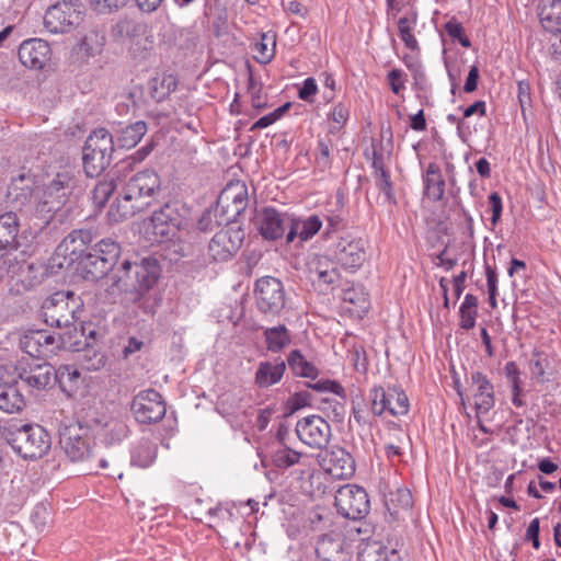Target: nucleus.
<instances>
[{
	"label": "nucleus",
	"mask_w": 561,
	"mask_h": 561,
	"mask_svg": "<svg viewBox=\"0 0 561 561\" xmlns=\"http://www.w3.org/2000/svg\"><path fill=\"white\" fill-rule=\"evenodd\" d=\"M248 191L244 184L237 183L225 187L217 201L214 209L215 217H222L225 219L218 220L217 224L221 225L236 220V218L247 208Z\"/></svg>",
	"instance_id": "obj_12"
},
{
	"label": "nucleus",
	"mask_w": 561,
	"mask_h": 561,
	"mask_svg": "<svg viewBox=\"0 0 561 561\" xmlns=\"http://www.w3.org/2000/svg\"><path fill=\"white\" fill-rule=\"evenodd\" d=\"M254 296L257 309L267 316H278L286 305L283 283L272 276H264L255 282Z\"/></svg>",
	"instance_id": "obj_10"
},
{
	"label": "nucleus",
	"mask_w": 561,
	"mask_h": 561,
	"mask_svg": "<svg viewBox=\"0 0 561 561\" xmlns=\"http://www.w3.org/2000/svg\"><path fill=\"white\" fill-rule=\"evenodd\" d=\"M350 545L336 535H324L317 545L316 552L321 561H351Z\"/></svg>",
	"instance_id": "obj_22"
},
{
	"label": "nucleus",
	"mask_w": 561,
	"mask_h": 561,
	"mask_svg": "<svg viewBox=\"0 0 561 561\" xmlns=\"http://www.w3.org/2000/svg\"><path fill=\"white\" fill-rule=\"evenodd\" d=\"M106 364V356L103 353L87 348L84 353V366L88 370H99Z\"/></svg>",
	"instance_id": "obj_60"
},
{
	"label": "nucleus",
	"mask_w": 561,
	"mask_h": 561,
	"mask_svg": "<svg viewBox=\"0 0 561 561\" xmlns=\"http://www.w3.org/2000/svg\"><path fill=\"white\" fill-rule=\"evenodd\" d=\"M301 454L279 443L271 450V459L275 467L287 469L299 462Z\"/></svg>",
	"instance_id": "obj_38"
},
{
	"label": "nucleus",
	"mask_w": 561,
	"mask_h": 561,
	"mask_svg": "<svg viewBox=\"0 0 561 561\" xmlns=\"http://www.w3.org/2000/svg\"><path fill=\"white\" fill-rule=\"evenodd\" d=\"M539 18L547 31L559 32L561 30V0H543Z\"/></svg>",
	"instance_id": "obj_35"
},
{
	"label": "nucleus",
	"mask_w": 561,
	"mask_h": 561,
	"mask_svg": "<svg viewBox=\"0 0 561 561\" xmlns=\"http://www.w3.org/2000/svg\"><path fill=\"white\" fill-rule=\"evenodd\" d=\"M106 364V356L103 353L87 348L84 353V366L88 370H99Z\"/></svg>",
	"instance_id": "obj_59"
},
{
	"label": "nucleus",
	"mask_w": 561,
	"mask_h": 561,
	"mask_svg": "<svg viewBox=\"0 0 561 561\" xmlns=\"http://www.w3.org/2000/svg\"><path fill=\"white\" fill-rule=\"evenodd\" d=\"M31 520L38 531H43L49 522V512L44 504L34 507L31 514Z\"/></svg>",
	"instance_id": "obj_62"
},
{
	"label": "nucleus",
	"mask_w": 561,
	"mask_h": 561,
	"mask_svg": "<svg viewBox=\"0 0 561 561\" xmlns=\"http://www.w3.org/2000/svg\"><path fill=\"white\" fill-rule=\"evenodd\" d=\"M131 411L139 423L159 422L167 412L162 396L154 389L140 391L133 400Z\"/></svg>",
	"instance_id": "obj_13"
},
{
	"label": "nucleus",
	"mask_w": 561,
	"mask_h": 561,
	"mask_svg": "<svg viewBox=\"0 0 561 561\" xmlns=\"http://www.w3.org/2000/svg\"><path fill=\"white\" fill-rule=\"evenodd\" d=\"M158 446L147 438H141L130 448V465L140 469L149 468L157 459Z\"/></svg>",
	"instance_id": "obj_30"
},
{
	"label": "nucleus",
	"mask_w": 561,
	"mask_h": 561,
	"mask_svg": "<svg viewBox=\"0 0 561 561\" xmlns=\"http://www.w3.org/2000/svg\"><path fill=\"white\" fill-rule=\"evenodd\" d=\"M127 0H91V5L99 13H111L125 5Z\"/></svg>",
	"instance_id": "obj_63"
},
{
	"label": "nucleus",
	"mask_w": 561,
	"mask_h": 561,
	"mask_svg": "<svg viewBox=\"0 0 561 561\" xmlns=\"http://www.w3.org/2000/svg\"><path fill=\"white\" fill-rule=\"evenodd\" d=\"M291 215L265 207L257 211L255 226L266 240H277L290 230Z\"/></svg>",
	"instance_id": "obj_16"
},
{
	"label": "nucleus",
	"mask_w": 561,
	"mask_h": 561,
	"mask_svg": "<svg viewBox=\"0 0 561 561\" xmlns=\"http://www.w3.org/2000/svg\"><path fill=\"white\" fill-rule=\"evenodd\" d=\"M176 89V80L173 76H164L162 79H154L150 83V94L157 102L163 101Z\"/></svg>",
	"instance_id": "obj_46"
},
{
	"label": "nucleus",
	"mask_w": 561,
	"mask_h": 561,
	"mask_svg": "<svg viewBox=\"0 0 561 561\" xmlns=\"http://www.w3.org/2000/svg\"><path fill=\"white\" fill-rule=\"evenodd\" d=\"M473 401L477 416L486 414L495 404L494 387L491 380L483 373L471 371L467 378Z\"/></svg>",
	"instance_id": "obj_18"
},
{
	"label": "nucleus",
	"mask_w": 561,
	"mask_h": 561,
	"mask_svg": "<svg viewBox=\"0 0 561 561\" xmlns=\"http://www.w3.org/2000/svg\"><path fill=\"white\" fill-rule=\"evenodd\" d=\"M55 376V368L48 363L30 364L21 367L20 379L30 388L44 390L51 385Z\"/></svg>",
	"instance_id": "obj_24"
},
{
	"label": "nucleus",
	"mask_w": 561,
	"mask_h": 561,
	"mask_svg": "<svg viewBox=\"0 0 561 561\" xmlns=\"http://www.w3.org/2000/svg\"><path fill=\"white\" fill-rule=\"evenodd\" d=\"M276 42L274 36L263 34L260 42L255 43L254 50L259 54L256 60L260 64H268L275 54Z\"/></svg>",
	"instance_id": "obj_51"
},
{
	"label": "nucleus",
	"mask_w": 561,
	"mask_h": 561,
	"mask_svg": "<svg viewBox=\"0 0 561 561\" xmlns=\"http://www.w3.org/2000/svg\"><path fill=\"white\" fill-rule=\"evenodd\" d=\"M322 225L323 222L318 215H311L307 218L291 216L290 230L286 233V242L290 243L297 237L301 241H307L319 232Z\"/></svg>",
	"instance_id": "obj_28"
},
{
	"label": "nucleus",
	"mask_w": 561,
	"mask_h": 561,
	"mask_svg": "<svg viewBox=\"0 0 561 561\" xmlns=\"http://www.w3.org/2000/svg\"><path fill=\"white\" fill-rule=\"evenodd\" d=\"M24 407V398L14 386H0V410L14 413Z\"/></svg>",
	"instance_id": "obj_39"
},
{
	"label": "nucleus",
	"mask_w": 561,
	"mask_h": 561,
	"mask_svg": "<svg viewBox=\"0 0 561 561\" xmlns=\"http://www.w3.org/2000/svg\"><path fill=\"white\" fill-rule=\"evenodd\" d=\"M21 64L30 69H42L50 59L49 44L42 38H30L19 47Z\"/></svg>",
	"instance_id": "obj_20"
},
{
	"label": "nucleus",
	"mask_w": 561,
	"mask_h": 561,
	"mask_svg": "<svg viewBox=\"0 0 561 561\" xmlns=\"http://www.w3.org/2000/svg\"><path fill=\"white\" fill-rule=\"evenodd\" d=\"M150 152L149 147H142L140 150H138L135 154L122 160L115 167V173L117 174V180L123 182L122 176L126 175V172L131 171L134 168V164L137 162L142 161Z\"/></svg>",
	"instance_id": "obj_52"
},
{
	"label": "nucleus",
	"mask_w": 561,
	"mask_h": 561,
	"mask_svg": "<svg viewBox=\"0 0 561 561\" xmlns=\"http://www.w3.org/2000/svg\"><path fill=\"white\" fill-rule=\"evenodd\" d=\"M146 32V25L131 19L121 20L113 27L115 36L134 38Z\"/></svg>",
	"instance_id": "obj_47"
},
{
	"label": "nucleus",
	"mask_w": 561,
	"mask_h": 561,
	"mask_svg": "<svg viewBox=\"0 0 561 561\" xmlns=\"http://www.w3.org/2000/svg\"><path fill=\"white\" fill-rule=\"evenodd\" d=\"M69 332L51 333L46 330L26 332L20 339V348L33 358L48 357L61 348L79 351L80 341H72Z\"/></svg>",
	"instance_id": "obj_6"
},
{
	"label": "nucleus",
	"mask_w": 561,
	"mask_h": 561,
	"mask_svg": "<svg viewBox=\"0 0 561 561\" xmlns=\"http://www.w3.org/2000/svg\"><path fill=\"white\" fill-rule=\"evenodd\" d=\"M80 307V298L73 291H56L44 300L42 317L47 325L66 329L71 336V328Z\"/></svg>",
	"instance_id": "obj_5"
},
{
	"label": "nucleus",
	"mask_w": 561,
	"mask_h": 561,
	"mask_svg": "<svg viewBox=\"0 0 561 561\" xmlns=\"http://www.w3.org/2000/svg\"><path fill=\"white\" fill-rule=\"evenodd\" d=\"M136 262L125 260L122 265L115 268L110 275L113 291L129 293L135 291Z\"/></svg>",
	"instance_id": "obj_29"
},
{
	"label": "nucleus",
	"mask_w": 561,
	"mask_h": 561,
	"mask_svg": "<svg viewBox=\"0 0 561 561\" xmlns=\"http://www.w3.org/2000/svg\"><path fill=\"white\" fill-rule=\"evenodd\" d=\"M358 561H389L388 549L378 541L363 543L357 553Z\"/></svg>",
	"instance_id": "obj_44"
},
{
	"label": "nucleus",
	"mask_w": 561,
	"mask_h": 561,
	"mask_svg": "<svg viewBox=\"0 0 561 561\" xmlns=\"http://www.w3.org/2000/svg\"><path fill=\"white\" fill-rule=\"evenodd\" d=\"M78 270L84 279L96 282L105 277L113 266L108 264V261L103 260V256L90 251L79 261Z\"/></svg>",
	"instance_id": "obj_27"
},
{
	"label": "nucleus",
	"mask_w": 561,
	"mask_h": 561,
	"mask_svg": "<svg viewBox=\"0 0 561 561\" xmlns=\"http://www.w3.org/2000/svg\"><path fill=\"white\" fill-rule=\"evenodd\" d=\"M116 188L115 179L100 181L92 191V201L96 207H104Z\"/></svg>",
	"instance_id": "obj_49"
},
{
	"label": "nucleus",
	"mask_w": 561,
	"mask_h": 561,
	"mask_svg": "<svg viewBox=\"0 0 561 561\" xmlns=\"http://www.w3.org/2000/svg\"><path fill=\"white\" fill-rule=\"evenodd\" d=\"M243 239L244 232L241 229H222L210 240L208 254L216 262H227L240 250Z\"/></svg>",
	"instance_id": "obj_15"
},
{
	"label": "nucleus",
	"mask_w": 561,
	"mask_h": 561,
	"mask_svg": "<svg viewBox=\"0 0 561 561\" xmlns=\"http://www.w3.org/2000/svg\"><path fill=\"white\" fill-rule=\"evenodd\" d=\"M296 433L304 444L313 448H323L330 440L331 426L321 416L311 415L298 421Z\"/></svg>",
	"instance_id": "obj_17"
},
{
	"label": "nucleus",
	"mask_w": 561,
	"mask_h": 561,
	"mask_svg": "<svg viewBox=\"0 0 561 561\" xmlns=\"http://www.w3.org/2000/svg\"><path fill=\"white\" fill-rule=\"evenodd\" d=\"M161 267L157 259L148 256L136 261L135 291L133 300L140 301L156 285L160 276Z\"/></svg>",
	"instance_id": "obj_19"
},
{
	"label": "nucleus",
	"mask_w": 561,
	"mask_h": 561,
	"mask_svg": "<svg viewBox=\"0 0 561 561\" xmlns=\"http://www.w3.org/2000/svg\"><path fill=\"white\" fill-rule=\"evenodd\" d=\"M76 182L73 171L62 170L47 184L39 186L31 171L22 170L12 178L8 197L14 207L48 222L67 203Z\"/></svg>",
	"instance_id": "obj_1"
},
{
	"label": "nucleus",
	"mask_w": 561,
	"mask_h": 561,
	"mask_svg": "<svg viewBox=\"0 0 561 561\" xmlns=\"http://www.w3.org/2000/svg\"><path fill=\"white\" fill-rule=\"evenodd\" d=\"M334 506L342 517L358 520L369 513L370 502L363 488L345 484L335 492Z\"/></svg>",
	"instance_id": "obj_9"
},
{
	"label": "nucleus",
	"mask_w": 561,
	"mask_h": 561,
	"mask_svg": "<svg viewBox=\"0 0 561 561\" xmlns=\"http://www.w3.org/2000/svg\"><path fill=\"white\" fill-rule=\"evenodd\" d=\"M376 186L378 190L383 193L386 199L390 204H396V197L393 194L392 182L390 180V174L388 171L378 172V175H375Z\"/></svg>",
	"instance_id": "obj_56"
},
{
	"label": "nucleus",
	"mask_w": 561,
	"mask_h": 561,
	"mask_svg": "<svg viewBox=\"0 0 561 561\" xmlns=\"http://www.w3.org/2000/svg\"><path fill=\"white\" fill-rule=\"evenodd\" d=\"M386 504L391 515L398 516L400 511H410L413 497L409 489L398 488L394 492H390Z\"/></svg>",
	"instance_id": "obj_41"
},
{
	"label": "nucleus",
	"mask_w": 561,
	"mask_h": 561,
	"mask_svg": "<svg viewBox=\"0 0 561 561\" xmlns=\"http://www.w3.org/2000/svg\"><path fill=\"white\" fill-rule=\"evenodd\" d=\"M424 184L427 196L433 201H440L445 192V180L440 173L439 167L432 162L426 169Z\"/></svg>",
	"instance_id": "obj_36"
},
{
	"label": "nucleus",
	"mask_w": 561,
	"mask_h": 561,
	"mask_svg": "<svg viewBox=\"0 0 561 561\" xmlns=\"http://www.w3.org/2000/svg\"><path fill=\"white\" fill-rule=\"evenodd\" d=\"M91 252L100 254V256H103V260L108 261V264L114 266L119 256L121 247L111 239H104L96 243Z\"/></svg>",
	"instance_id": "obj_50"
},
{
	"label": "nucleus",
	"mask_w": 561,
	"mask_h": 561,
	"mask_svg": "<svg viewBox=\"0 0 561 561\" xmlns=\"http://www.w3.org/2000/svg\"><path fill=\"white\" fill-rule=\"evenodd\" d=\"M267 350L271 352H279L290 343V334L285 325L267 328L264 331Z\"/></svg>",
	"instance_id": "obj_42"
},
{
	"label": "nucleus",
	"mask_w": 561,
	"mask_h": 561,
	"mask_svg": "<svg viewBox=\"0 0 561 561\" xmlns=\"http://www.w3.org/2000/svg\"><path fill=\"white\" fill-rule=\"evenodd\" d=\"M105 33L100 28H92L85 33L81 43L79 44V51L87 57H94L100 55L105 45Z\"/></svg>",
	"instance_id": "obj_37"
},
{
	"label": "nucleus",
	"mask_w": 561,
	"mask_h": 561,
	"mask_svg": "<svg viewBox=\"0 0 561 561\" xmlns=\"http://www.w3.org/2000/svg\"><path fill=\"white\" fill-rule=\"evenodd\" d=\"M549 364L548 356L543 352L534 351L529 362V369L535 378L542 380Z\"/></svg>",
	"instance_id": "obj_54"
},
{
	"label": "nucleus",
	"mask_w": 561,
	"mask_h": 561,
	"mask_svg": "<svg viewBox=\"0 0 561 561\" xmlns=\"http://www.w3.org/2000/svg\"><path fill=\"white\" fill-rule=\"evenodd\" d=\"M91 242L92 232L90 230H73L57 247V253L68 260L69 263H73L81 260Z\"/></svg>",
	"instance_id": "obj_21"
},
{
	"label": "nucleus",
	"mask_w": 561,
	"mask_h": 561,
	"mask_svg": "<svg viewBox=\"0 0 561 561\" xmlns=\"http://www.w3.org/2000/svg\"><path fill=\"white\" fill-rule=\"evenodd\" d=\"M329 253L344 270L355 272L366 260V241L351 234L342 236L330 247Z\"/></svg>",
	"instance_id": "obj_11"
},
{
	"label": "nucleus",
	"mask_w": 561,
	"mask_h": 561,
	"mask_svg": "<svg viewBox=\"0 0 561 561\" xmlns=\"http://www.w3.org/2000/svg\"><path fill=\"white\" fill-rule=\"evenodd\" d=\"M287 363L291 371L301 377L314 379L318 376V368L305 359L299 350H294L287 357Z\"/></svg>",
	"instance_id": "obj_40"
},
{
	"label": "nucleus",
	"mask_w": 561,
	"mask_h": 561,
	"mask_svg": "<svg viewBox=\"0 0 561 561\" xmlns=\"http://www.w3.org/2000/svg\"><path fill=\"white\" fill-rule=\"evenodd\" d=\"M161 191V181L153 170H145L125 181L121 195L110 206L112 222H121L146 210Z\"/></svg>",
	"instance_id": "obj_2"
},
{
	"label": "nucleus",
	"mask_w": 561,
	"mask_h": 561,
	"mask_svg": "<svg viewBox=\"0 0 561 561\" xmlns=\"http://www.w3.org/2000/svg\"><path fill=\"white\" fill-rule=\"evenodd\" d=\"M310 278L322 293L334 290L342 285L337 267L329 268V271H318L317 274L311 275Z\"/></svg>",
	"instance_id": "obj_43"
},
{
	"label": "nucleus",
	"mask_w": 561,
	"mask_h": 561,
	"mask_svg": "<svg viewBox=\"0 0 561 561\" xmlns=\"http://www.w3.org/2000/svg\"><path fill=\"white\" fill-rule=\"evenodd\" d=\"M18 232V215L13 211L0 215V260L19 250Z\"/></svg>",
	"instance_id": "obj_23"
},
{
	"label": "nucleus",
	"mask_w": 561,
	"mask_h": 561,
	"mask_svg": "<svg viewBox=\"0 0 561 561\" xmlns=\"http://www.w3.org/2000/svg\"><path fill=\"white\" fill-rule=\"evenodd\" d=\"M84 7L80 0H62L50 5L44 15V24L50 33H67L83 20Z\"/></svg>",
	"instance_id": "obj_7"
},
{
	"label": "nucleus",
	"mask_w": 561,
	"mask_h": 561,
	"mask_svg": "<svg viewBox=\"0 0 561 561\" xmlns=\"http://www.w3.org/2000/svg\"><path fill=\"white\" fill-rule=\"evenodd\" d=\"M323 463L325 471L333 478L347 479L355 472V461L343 448L330 451L323 459Z\"/></svg>",
	"instance_id": "obj_25"
},
{
	"label": "nucleus",
	"mask_w": 561,
	"mask_h": 561,
	"mask_svg": "<svg viewBox=\"0 0 561 561\" xmlns=\"http://www.w3.org/2000/svg\"><path fill=\"white\" fill-rule=\"evenodd\" d=\"M377 416L371 415V404L367 408L364 403L353 401V419L359 426L373 425Z\"/></svg>",
	"instance_id": "obj_57"
},
{
	"label": "nucleus",
	"mask_w": 561,
	"mask_h": 561,
	"mask_svg": "<svg viewBox=\"0 0 561 561\" xmlns=\"http://www.w3.org/2000/svg\"><path fill=\"white\" fill-rule=\"evenodd\" d=\"M417 16L416 9L411 7L405 11L404 15L398 20L399 36L410 50L419 49V42L413 34L417 24Z\"/></svg>",
	"instance_id": "obj_32"
},
{
	"label": "nucleus",
	"mask_w": 561,
	"mask_h": 561,
	"mask_svg": "<svg viewBox=\"0 0 561 561\" xmlns=\"http://www.w3.org/2000/svg\"><path fill=\"white\" fill-rule=\"evenodd\" d=\"M368 400L371 404L373 416H381L385 412L392 416H401L409 411V399L398 387L374 386L369 390Z\"/></svg>",
	"instance_id": "obj_8"
},
{
	"label": "nucleus",
	"mask_w": 561,
	"mask_h": 561,
	"mask_svg": "<svg viewBox=\"0 0 561 561\" xmlns=\"http://www.w3.org/2000/svg\"><path fill=\"white\" fill-rule=\"evenodd\" d=\"M312 396L308 391H299L294 393L287 401V407L291 413L311 405Z\"/></svg>",
	"instance_id": "obj_61"
},
{
	"label": "nucleus",
	"mask_w": 561,
	"mask_h": 561,
	"mask_svg": "<svg viewBox=\"0 0 561 561\" xmlns=\"http://www.w3.org/2000/svg\"><path fill=\"white\" fill-rule=\"evenodd\" d=\"M306 387L318 392H332L343 399L346 397L344 388L339 382L329 379L306 382Z\"/></svg>",
	"instance_id": "obj_55"
},
{
	"label": "nucleus",
	"mask_w": 561,
	"mask_h": 561,
	"mask_svg": "<svg viewBox=\"0 0 561 561\" xmlns=\"http://www.w3.org/2000/svg\"><path fill=\"white\" fill-rule=\"evenodd\" d=\"M5 438L11 447L25 459L41 458L50 448L48 433L37 424L11 425Z\"/></svg>",
	"instance_id": "obj_3"
},
{
	"label": "nucleus",
	"mask_w": 561,
	"mask_h": 561,
	"mask_svg": "<svg viewBox=\"0 0 561 561\" xmlns=\"http://www.w3.org/2000/svg\"><path fill=\"white\" fill-rule=\"evenodd\" d=\"M445 32L450 36L454 41L460 43L461 46L469 48L471 46V42L466 36L463 26L460 22H458L455 18H451L444 25Z\"/></svg>",
	"instance_id": "obj_53"
},
{
	"label": "nucleus",
	"mask_w": 561,
	"mask_h": 561,
	"mask_svg": "<svg viewBox=\"0 0 561 561\" xmlns=\"http://www.w3.org/2000/svg\"><path fill=\"white\" fill-rule=\"evenodd\" d=\"M348 115H350V110L346 105L342 104V103H339L336 104L331 114H330V117L331 119L337 124L339 126H334L331 128V131H335V130H340V128L346 123V121L348 119Z\"/></svg>",
	"instance_id": "obj_64"
},
{
	"label": "nucleus",
	"mask_w": 561,
	"mask_h": 561,
	"mask_svg": "<svg viewBox=\"0 0 561 561\" xmlns=\"http://www.w3.org/2000/svg\"><path fill=\"white\" fill-rule=\"evenodd\" d=\"M127 426L122 421H111L102 434V442L106 446L119 443L127 436Z\"/></svg>",
	"instance_id": "obj_48"
},
{
	"label": "nucleus",
	"mask_w": 561,
	"mask_h": 561,
	"mask_svg": "<svg viewBox=\"0 0 561 561\" xmlns=\"http://www.w3.org/2000/svg\"><path fill=\"white\" fill-rule=\"evenodd\" d=\"M60 444L67 457L73 462L84 461L91 457L89 440L71 430L61 435Z\"/></svg>",
	"instance_id": "obj_26"
},
{
	"label": "nucleus",
	"mask_w": 561,
	"mask_h": 561,
	"mask_svg": "<svg viewBox=\"0 0 561 561\" xmlns=\"http://www.w3.org/2000/svg\"><path fill=\"white\" fill-rule=\"evenodd\" d=\"M147 124L144 121H137L126 126H119L115 130L116 144L121 148L135 147L146 135Z\"/></svg>",
	"instance_id": "obj_31"
},
{
	"label": "nucleus",
	"mask_w": 561,
	"mask_h": 561,
	"mask_svg": "<svg viewBox=\"0 0 561 561\" xmlns=\"http://www.w3.org/2000/svg\"><path fill=\"white\" fill-rule=\"evenodd\" d=\"M81 378L80 371L69 365L61 366L55 370L54 380L58 381L62 390H75L78 388L79 380Z\"/></svg>",
	"instance_id": "obj_45"
},
{
	"label": "nucleus",
	"mask_w": 561,
	"mask_h": 561,
	"mask_svg": "<svg viewBox=\"0 0 561 561\" xmlns=\"http://www.w3.org/2000/svg\"><path fill=\"white\" fill-rule=\"evenodd\" d=\"M286 369L284 360L277 363L262 362L255 373V382L261 388H267L277 383Z\"/></svg>",
	"instance_id": "obj_33"
},
{
	"label": "nucleus",
	"mask_w": 561,
	"mask_h": 561,
	"mask_svg": "<svg viewBox=\"0 0 561 561\" xmlns=\"http://www.w3.org/2000/svg\"><path fill=\"white\" fill-rule=\"evenodd\" d=\"M114 137L105 128L93 130L82 149V163L87 176H99L112 161Z\"/></svg>",
	"instance_id": "obj_4"
},
{
	"label": "nucleus",
	"mask_w": 561,
	"mask_h": 561,
	"mask_svg": "<svg viewBox=\"0 0 561 561\" xmlns=\"http://www.w3.org/2000/svg\"><path fill=\"white\" fill-rule=\"evenodd\" d=\"M335 265L336 263L332 260L330 254L329 256L316 254L308 263L309 274L311 276L317 274L318 271H329V268L336 267Z\"/></svg>",
	"instance_id": "obj_58"
},
{
	"label": "nucleus",
	"mask_w": 561,
	"mask_h": 561,
	"mask_svg": "<svg viewBox=\"0 0 561 561\" xmlns=\"http://www.w3.org/2000/svg\"><path fill=\"white\" fill-rule=\"evenodd\" d=\"M342 287L341 298L344 302L354 306L353 311L357 313L367 312L369 309L368 295L365 293L362 285L345 282L340 286Z\"/></svg>",
	"instance_id": "obj_34"
},
{
	"label": "nucleus",
	"mask_w": 561,
	"mask_h": 561,
	"mask_svg": "<svg viewBox=\"0 0 561 561\" xmlns=\"http://www.w3.org/2000/svg\"><path fill=\"white\" fill-rule=\"evenodd\" d=\"M183 219L175 205L165 204L152 214L150 232L157 242L174 238L182 226Z\"/></svg>",
	"instance_id": "obj_14"
}]
</instances>
